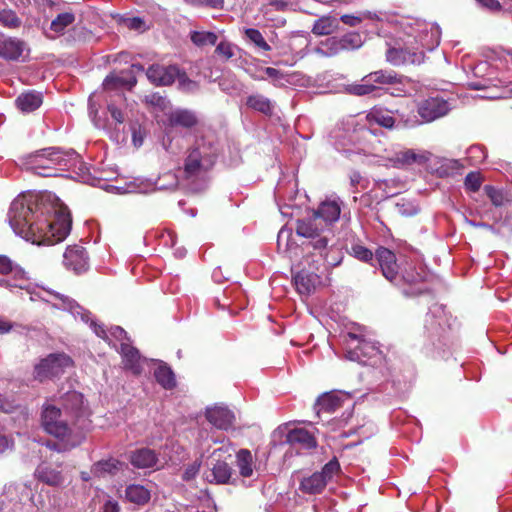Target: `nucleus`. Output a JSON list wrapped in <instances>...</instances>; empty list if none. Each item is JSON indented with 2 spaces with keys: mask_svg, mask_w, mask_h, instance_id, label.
<instances>
[{
  "mask_svg": "<svg viewBox=\"0 0 512 512\" xmlns=\"http://www.w3.org/2000/svg\"><path fill=\"white\" fill-rule=\"evenodd\" d=\"M9 223L15 233L23 237L38 236L54 242L64 240L70 233L72 218L66 205L56 199L48 206L43 199L18 197L10 206Z\"/></svg>",
  "mask_w": 512,
  "mask_h": 512,
  "instance_id": "f257e3e1",
  "label": "nucleus"
},
{
  "mask_svg": "<svg viewBox=\"0 0 512 512\" xmlns=\"http://www.w3.org/2000/svg\"><path fill=\"white\" fill-rule=\"evenodd\" d=\"M79 155L73 149L64 151L60 148H45L31 154L27 158L29 169L42 177L57 176V171H64L72 167Z\"/></svg>",
  "mask_w": 512,
  "mask_h": 512,
  "instance_id": "f03ea898",
  "label": "nucleus"
},
{
  "mask_svg": "<svg viewBox=\"0 0 512 512\" xmlns=\"http://www.w3.org/2000/svg\"><path fill=\"white\" fill-rule=\"evenodd\" d=\"M218 152L215 145L211 142L201 140L188 151L184 160L183 177L190 182L205 180L209 172L213 169Z\"/></svg>",
  "mask_w": 512,
  "mask_h": 512,
  "instance_id": "7ed1b4c3",
  "label": "nucleus"
},
{
  "mask_svg": "<svg viewBox=\"0 0 512 512\" xmlns=\"http://www.w3.org/2000/svg\"><path fill=\"white\" fill-rule=\"evenodd\" d=\"M62 413L69 419L77 431H81L85 436L91 429L92 421L90 419L91 411L84 403V396L77 391H68L62 396Z\"/></svg>",
  "mask_w": 512,
  "mask_h": 512,
  "instance_id": "20e7f679",
  "label": "nucleus"
},
{
  "mask_svg": "<svg viewBox=\"0 0 512 512\" xmlns=\"http://www.w3.org/2000/svg\"><path fill=\"white\" fill-rule=\"evenodd\" d=\"M74 361L65 353H51L35 365L34 379L44 382L64 374L66 368L73 367Z\"/></svg>",
  "mask_w": 512,
  "mask_h": 512,
  "instance_id": "39448f33",
  "label": "nucleus"
},
{
  "mask_svg": "<svg viewBox=\"0 0 512 512\" xmlns=\"http://www.w3.org/2000/svg\"><path fill=\"white\" fill-rule=\"evenodd\" d=\"M232 455L228 449L221 447L215 449L211 454L210 473L206 475L209 483L233 484L234 471L231 467Z\"/></svg>",
  "mask_w": 512,
  "mask_h": 512,
  "instance_id": "423d86ee",
  "label": "nucleus"
},
{
  "mask_svg": "<svg viewBox=\"0 0 512 512\" xmlns=\"http://www.w3.org/2000/svg\"><path fill=\"white\" fill-rule=\"evenodd\" d=\"M63 413L60 408L54 405H46L43 408L41 419L44 430L53 437H64L70 434L82 433L70 424L69 419H63Z\"/></svg>",
  "mask_w": 512,
  "mask_h": 512,
  "instance_id": "0eeeda50",
  "label": "nucleus"
},
{
  "mask_svg": "<svg viewBox=\"0 0 512 512\" xmlns=\"http://www.w3.org/2000/svg\"><path fill=\"white\" fill-rule=\"evenodd\" d=\"M344 342L348 347L346 357L351 361L366 363L369 359L381 355L374 343L366 340L362 335L348 332L344 336Z\"/></svg>",
  "mask_w": 512,
  "mask_h": 512,
  "instance_id": "6e6552de",
  "label": "nucleus"
},
{
  "mask_svg": "<svg viewBox=\"0 0 512 512\" xmlns=\"http://www.w3.org/2000/svg\"><path fill=\"white\" fill-rule=\"evenodd\" d=\"M339 471L340 464L334 457L323 466L320 472H314L312 475L304 477L300 482L299 489L306 494H319Z\"/></svg>",
  "mask_w": 512,
  "mask_h": 512,
  "instance_id": "1a4fd4ad",
  "label": "nucleus"
},
{
  "mask_svg": "<svg viewBox=\"0 0 512 512\" xmlns=\"http://www.w3.org/2000/svg\"><path fill=\"white\" fill-rule=\"evenodd\" d=\"M385 56L386 61L396 67L405 65H420L424 62L425 59V53L423 51L396 47H390L387 49Z\"/></svg>",
  "mask_w": 512,
  "mask_h": 512,
  "instance_id": "9d476101",
  "label": "nucleus"
},
{
  "mask_svg": "<svg viewBox=\"0 0 512 512\" xmlns=\"http://www.w3.org/2000/svg\"><path fill=\"white\" fill-rule=\"evenodd\" d=\"M417 111L423 121L432 122L446 115L449 111V105L447 101L440 97H430L419 103Z\"/></svg>",
  "mask_w": 512,
  "mask_h": 512,
  "instance_id": "9b49d317",
  "label": "nucleus"
},
{
  "mask_svg": "<svg viewBox=\"0 0 512 512\" xmlns=\"http://www.w3.org/2000/svg\"><path fill=\"white\" fill-rule=\"evenodd\" d=\"M180 74L181 71L176 65L153 64L146 71L147 78L156 86L171 85Z\"/></svg>",
  "mask_w": 512,
  "mask_h": 512,
  "instance_id": "f8f14e48",
  "label": "nucleus"
},
{
  "mask_svg": "<svg viewBox=\"0 0 512 512\" xmlns=\"http://www.w3.org/2000/svg\"><path fill=\"white\" fill-rule=\"evenodd\" d=\"M63 263L66 268L73 270L77 274L86 271L88 268V256L85 248L80 245L67 247Z\"/></svg>",
  "mask_w": 512,
  "mask_h": 512,
  "instance_id": "ddd939ff",
  "label": "nucleus"
},
{
  "mask_svg": "<svg viewBox=\"0 0 512 512\" xmlns=\"http://www.w3.org/2000/svg\"><path fill=\"white\" fill-rule=\"evenodd\" d=\"M375 256L383 276L391 282L394 281L398 276V265L395 254L388 248L379 247L376 250Z\"/></svg>",
  "mask_w": 512,
  "mask_h": 512,
  "instance_id": "4468645a",
  "label": "nucleus"
},
{
  "mask_svg": "<svg viewBox=\"0 0 512 512\" xmlns=\"http://www.w3.org/2000/svg\"><path fill=\"white\" fill-rule=\"evenodd\" d=\"M25 50V42L18 38H0V58L5 61H19Z\"/></svg>",
  "mask_w": 512,
  "mask_h": 512,
  "instance_id": "2eb2a0df",
  "label": "nucleus"
},
{
  "mask_svg": "<svg viewBox=\"0 0 512 512\" xmlns=\"http://www.w3.org/2000/svg\"><path fill=\"white\" fill-rule=\"evenodd\" d=\"M286 443L299 449L311 450L317 447V440L313 433L305 428H294L287 432Z\"/></svg>",
  "mask_w": 512,
  "mask_h": 512,
  "instance_id": "dca6fc26",
  "label": "nucleus"
},
{
  "mask_svg": "<svg viewBox=\"0 0 512 512\" xmlns=\"http://www.w3.org/2000/svg\"><path fill=\"white\" fill-rule=\"evenodd\" d=\"M0 274L13 277V288L23 289L28 284L26 272L5 255H0Z\"/></svg>",
  "mask_w": 512,
  "mask_h": 512,
  "instance_id": "f3484780",
  "label": "nucleus"
},
{
  "mask_svg": "<svg viewBox=\"0 0 512 512\" xmlns=\"http://www.w3.org/2000/svg\"><path fill=\"white\" fill-rule=\"evenodd\" d=\"M128 460L130 464L137 469H148L156 466L158 455L153 449L142 447L130 451Z\"/></svg>",
  "mask_w": 512,
  "mask_h": 512,
  "instance_id": "a211bd4d",
  "label": "nucleus"
},
{
  "mask_svg": "<svg viewBox=\"0 0 512 512\" xmlns=\"http://www.w3.org/2000/svg\"><path fill=\"white\" fill-rule=\"evenodd\" d=\"M205 416L209 423L221 430H228L232 427L235 419L231 410L219 406L208 408Z\"/></svg>",
  "mask_w": 512,
  "mask_h": 512,
  "instance_id": "6ab92c4d",
  "label": "nucleus"
},
{
  "mask_svg": "<svg viewBox=\"0 0 512 512\" xmlns=\"http://www.w3.org/2000/svg\"><path fill=\"white\" fill-rule=\"evenodd\" d=\"M293 281L300 294L309 295L315 291L316 286L320 283V278L313 272L301 270L293 277Z\"/></svg>",
  "mask_w": 512,
  "mask_h": 512,
  "instance_id": "aec40b11",
  "label": "nucleus"
},
{
  "mask_svg": "<svg viewBox=\"0 0 512 512\" xmlns=\"http://www.w3.org/2000/svg\"><path fill=\"white\" fill-rule=\"evenodd\" d=\"M122 356V363L126 369L131 370L134 374L141 372L140 354L138 349L130 345L128 342H122L119 350Z\"/></svg>",
  "mask_w": 512,
  "mask_h": 512,
  "instance_id": "412c9836",
  "label": "nucleus"
},
{
  "mask_svg": "<svg viewBox=\"0 0 512 512\" xmlns=\"http://www.w3.org/2000/svg\"><path fill=\"white\" fill-rule=\"evenodd\" d=\"M124 465L125 464L122 461L111 457L94 463L91 467V473L98 478L105 477L107 475L114 476L123 468Z\"/></svg>",
  "mask_w": 512,
  "mask_h": 512,
  "instance_id": "4be33fe9",
  "label": "nucleus"
},
{
  "mask_svg": "<svg viewBox=\"0 0 512 512\" xmlns=\"http://www.w3.org/2000/svg\"><path fill=\"white\" fill-rule=\"evenodd\" d=\"M83 433L70 434L64 437H56L59 442L47 441L46 447L57 452H66L78 447L85 440Z\"/></svg>",
  "mask_w": 512,
  "mask_h": 512,
  "instance_id": "5701e85b",
  "label": "nucleus"
},
{
  "mask_svg": "<svg viewBox=\"0 0 512 512\" xmlns=\"http://www.w3.org/2000/svg\"><path fill=\"white\" fill-rule=\"evenodd\" d=\"M35 477L38 481L52 486H61L64 482V476L61 471L52 468L49 465H40L35 471Z\"/></svg>",
  "mask_w": 512,
  "mask_h": 512,
  "instance_id": "b1692460",
  "label": "nucleus"
},
{
  "mask_svg": "<svg viewBox=\"0 0 512 512\" xmlns=\"http://www.w3.org/2000/svg\"><path fill=\"white\" fill-rule=\"evenodd\" d=\"M16 106L24 113H30L38 109L43 102V97L40 92L27 91L21 93L16 99Z\"/></svg>",
  "mask_w": 512,
  "mask_h": 512,
  "instance_id": "393cba45",
  "label": "nucleus"
},
{
  "mask_svg": "<svg viewBox=\"0 0 512 512\" xmlns=\"http://www.w3.org/2000/svg\"><path fill=\"white\" fill-rule=\"evenodd\" d=\"M198 117L190 110L180 109L169 115V123L173 127L190 129L198 124Z\"/></svg>",
  "mask_w": 512,
  "mask_h": 512,
  "instance_id": "a878e982",
  "label": "nucleus"
},
{
  "mask_svg": "<svg viewBox=\"0 0 512 512\" xmlns=\"http://www.w3.org/2000/svg\"><path fill=\"white\" fill-rule=\"evenodd\" d=\"M125 499L138 506H144L151 499V492L140 484H130L125 489Z\"/></svg>",
  "mask_w": 512,
  "mask_h": 512,
  "instance_id": "bb28decb",
  "label": "nucleus"
},
{
  "mask_svg": "<svg viewBox=\"0 0 512 512\" xmlns=\"http://www.w3.org/2000/svg\"><path fill=\"white\" fill-rule=\"evenodd\" d=\"M153 374L156 382L164 389L171 390L176 386L175 374L166 363L160 361Z\"/></svg>",
  "mask_w": 512,
  "mask_h": 512,
  "instance_id": "cd10ccee",
  "label": "nucleus"
},
{
  "mask_svg": "<svg viewBox=\"0 0 512 512\" xmlns=\"http://www.w3.org/2000/svg\"><path fill=\"white\" fill-rule=\"evenodd\" d=\"M236 465L239 470V474L243 478H249L253 475L254 471V458L250 450L240 449L236 453Z\"/></svg>",
  "mask_w": 512,
  "mask_h": 512,
  "instance_id": "c85d7f7f",
  "label": "nucleus"
},
{
  "mask_svg": "<svg viewBox=\"0 0 512 512\" xmlns=\"http://www.w3.org/2000/svg\"><path fill=\"white\" fill-rule=\"evenodd\" d=\"M338 27V20L335 17L327 15L317 19L311 31L316 36H327L336 32Z\"/></svg>",
  "mask_w": 512,
  "mask_h": 512,
  "instance_id": "c756f323",
  "label": "nucleus"
},
{
  "mask_svg": "<svg viewBox=\"0 0 512 512\" xmlns=\"http://www.w3.org/2000/svg\"><path fill=\"white\" fill-rule=\"evenodd\" d=\"M374 85H393L402 83L403 76L392 70H377L366 75Z\"/></svg>",
  "mask_w": 512,
  "mask_h": 512,
  "instance_id": "7c9ffc66",
  "label": "nucleus"
},
{
  "mask_svg": "<svg viewBox=\"0 0 512 512\" xmlns=\"http://www.w3.org/2000/svg\"><path fill=\"white\" fill-rule=\"evenodd\" d=\"M341 208L335 201L323 202L315 212L316 217L324 219L326 222L333 223L339 219Z\"/></svg>",
  "mask_w": 512,
  "mask_h": 512,
  "instance_id": "2f4dec72",
  "label": "nucleus"
},
{
  "mask_svg": "<svg viewBox=\"0 0 512 512\" xmlns=\"http://www.w3.org/2000/svg\"><path fill=\"white\" fill-rule=\"evenodd\" d=\"M137 84V79L134 75L129 77L118 76L114 74L108 75L104 80V88L106 90H114L118 87H127L131 90Z\"/></svg>",
  "mask_w": 512,
  "mask_h": 512,
  "instance_id": "473e14b6",
  "label": "nucleus"
},
{
  "mask_svg": "<svg viewBox=\"0 0 512 512\" xmlns=\"http://www.w3.org/2000/svg\"><path fill=\"white\" fill-rule=\"evenodd\" d=\"M367 120L387 129H392L395 125V118L388 111L377 108L368 113Z\"/></svg>",
  "mask_w": 512,
  "mask_h": 512,
  "instance_id": "72a5a7b5",
  "label": "nucleus"
},
{
  "mask_svg": "<svg viewBox=\"0 0 512 512\" xmlns=\"http://www.w3.org/2000/svg\"><path fill=\"white\" fill-rule=\"evenodd\" d=\"M425 160L423 155L417 154L411 149L396 153L393 159L394 165L397 168H403L413 163H423Z\"/></svg>",
  "mask_w": 512,
  "mask_h": 512,
  "instance_id": "f704fd0d",
  "label": "nucleus"
},
{
  "mask_svg": "<svg viewBox=\"0 0 512 512\" xmlns=\"http://www.w3.org/2000/svg\"><path fill=\"white\" fill-rule=\"evenodd\" d=\"M246 105L247 107L265 115H271L272 113V103L270 99L261 94L250 95L247 97Z\"/></svg>",
  "mask_w": 512,
  "mask_h": 512,
  "instance_id": "c9c22d12",
  "label": "nucleus"
},
{
  "mask_svg": "<svg viewBox=\"0 0 512 512\" xmlns=\"http://www.w3.org/2000/svg\"><path fill=\"white\" fill-rule=\"evenodd\" d=\"M317 52L325 57H334L343 52L340 37H329L321 41Z\"/></svg>",
  "mask_w": 512,
  "mask_h": 512,
  "instance_id": "e433bc0d",
  "label": "nucleus"
},
{
  "mask_svg": "<svg viewBox=\"0 0 512 512\" xmlns=\"http://www.w3.org/2000/svg\"><path fill=\"white\" fill-rule=\"evenodd\" d=\"M245 38L254 45V47L263 52H270L272 47L265 40L262 33L256 28H245L244 29Z\"/></svg>",
  "mask_w": 512,
  "mask_h": 512,
  "instance_id": "4c0bfd02",
  "label": "nucleus"
},
{
  "mask_svg": "<svg viewBox=\"0 0 512 512\" xmlns=\"http://www.w3.org/2000/svg\"><path fill=\"white\" fill-rule=\"evenodd\" d=\"M317 406L318 411H324V412H334L337 409H339L342 406V400L339 396L332 394V393H326L323 394L321 397L317 400Z\"/></svg>",
  "mask_w": 512,
  "mask_h": 512,
  "instance_id": "58836bf2",
  "label": "nucleus"
},
{
  "mask_svg": "<svg viewBox=\"0 0 512 512\" xmlns=\"http://www.w3.org/2000/svg\"><path fill=\"white\" fill-rule=\"evenodd\" d=\"M75 21V15L71 12H64L57 15L50 24V30L58 35L64 34L66 28Z\"/></svg>",
  "mask_w": 512,
  "mask_h": 512,
  "instance_id": "ea45409f",
  "label": "nucleus"
},
{
  "mask_svg": "<svg viewBox=\"0 0 512 512\" xmlns=\"http://www.w3.org/2000/svg\"><path fill=\"white\" fill-rule=\"evenodd\" d=\"M319 228L312 219H301L296 223V233L301 237L314 239L318 237Z\"/></svg>",
  "mask_w": 512,
  "mask_h": 512,
  "instance_id": "a19ab883",
  "label": "nucleus"
},
{
  "mask_svg": "<svg viewBox=\"0 0 512 512\" xmlns=\"http://www.w3.org/2000/svg\"><path fill=\"white\" fill-rule=\"evenodd\" d=\"M361 84H351L346 88L347 92L354 96H365L375 92L378 86L370 82V78L366 75L362 78Z\"/></svg>",
  "mask_w": 512,
  "mask_h": 512,
  "instance_id": "79ce46f5",
  "label": "nucleus"
},
{
  "mask_svg": "<svg viewBox=\"0 0 512 512\" xmlns=\"http://www.w3.org/2000/svg\"><path fill=\"white\" fill-rule=\"evenodd\" d=\"M343 52L359 49L363 45V39L358 32H349L340 37Z\"/></svg>",
  "mask_w": 512,
  "mask_h": 512,
  "instance_id": "37998d69",
  "label": "nucleus"
},
{
  "mask_svg": "<svg viewBox=\"0 0 512 512\" xmlns=\"http://www.w3.org/2000/svg\"><path fill=\"white\" fill-rule=\"evenodd\" d=\"M217 35L214 32L210 31H194L191 34V41L199 47H203L206 45H215L217 42Z\"/></svg>",
  "mask_w": 512,
  "mask_h": 512,
  "instance_id": "c03bdc74",
  "label": "nucleus"
},
{
  "mask_svg": "<svg viewBox=\"0 0 512 512\" xmlns=\"http://www.w3.org/2000/svg\"><path fill=\"white\" fill-rule=\"evenodd\" d=\"M484 192L495 207H502L508 201L503 190L497 189L494 186L486 185Z\"/></svg>",
  "mask_w": 512,
  "mask_h": 512,
  "instance_id": "a18cd8bd",
  "label": "nucleus"
},
{
  "mask_svg": "<svg viewBox=\"0 0 512 512\" xmlns=\"http://www.w3.org/2000/svg\"><path fill=\"white\" fill-rule=\"evenodd\" d=\"M349 254L354 258L366 263L371 262L374 257L373 252L361 244L352 245Z\"/></svg>",
  "mask_w": 512,
  "mask_h": 512,
  "instance_id": "49530a36",
  "label": "nucleus"
},
{
  "mask_svg": "<svg viewBox=\"0 0 512 512\" xmlns=\"http://www.w3.org/2000/svg\"><path fill=\"white\" fill-rule=\"evenodd\" d=\"M0 23L8 28H17L20 26L21 20L15 11L3 9L0 11Z\"/></svg>",
  "mask_w": 512,
  "mask_h": 512,
  "instance_id": "de8ad7c7",
  "label": "nucleus"
},
{
  "mask_svg": "<svg viewBox=\"0 0 512 512\" xmlns=\"http://www.w3.org/2000/svg\"><path fill=\"white\" fill-rule=\"evenodd\" d=\"M465 187L471 192H477L482 184V177L479 172H469L464 181Z\"/></svg>",
  "mask_w": 512,
  "mask_h": 512,
  "instance_id": "09e8293b",
  "label": "nucleus"
},
{
  "mask_svg": "<svg viewBox=\"0 0 512 512\" xmlns=\"http://www.w3.org/2000/svg\"><path fill=\"white\" fill-rule=\"evenodd\" d=\"M265 74L272 79L273 84L275 86H284L285 82L289 83L288 75L284 74L282 71L273 68L267 67L265 68Z\"/></svg>",
  "mask_w": 512,
  "mask_h": 512,
  "instance_id": "8fccbe9b",
  "label": "nucleus"
},
{
  "mask_svg": "<svg viewBox=\"0 0 512 512\" xmlns=\"http://www.w3.org/2000/svg\"><path fill=\"white\" fill-rule=\"evenodd\" d=\"M215 53L224 60H229L234 56V47L230 42L221 41L217 44Z\"/></svg>",
  "mask_w": 512,
  "mask_h": 512,
  "instance_id": "3c124183",
  "label": "nucleus"
},
{
  "mask_svg": "<svg viewBox=\"0 0 512 512\" xmlns=\"http://www.w3.org/2000/svg\"><path fill=\"white\" fill-rule=\"evenodd\" d=\"M120 23L129 30H143L145 22L140 17H122Z\"/></svg>",
  "mask_w": 512,
  "mask_h": 512,
  "instance_id": "603ef678",
  "label": "nucleus"
},
{
  "mask_svg": "<svg viewBox=\"0 0 512 512\" xmlns=\"http://www.w3.org/2000/svg\"><path fill=\"white\" fill-rule=\"evenodd\" d=\"M396 207L398 213L405 217L414 216L419 212V208L417 206L405 200H402V202L397 203Z\"/></svg>",
  "mask_w": 512,
  "mask_h": 512,
  "instance_id": "864d4df0",
  "label": "nucleus"
},
{
  "mask_svg": "<svg viewBox=\"0 0 512 512\" xmlns=\"http://www.w3.org/2000/svg\"><path fill=\"white\" fill-rule=\"evenodd\" d=\"M200 467H201V462L196 460L194 461L193 463L189 464L183 474H182V479L184 481H190V480H193L196 475L199 473V470H200Z\"/></svg>",
  "mask_w": 512,
  "mask_h": 512,
  "instance_id": "5fc2aeb1",
  "label": "nucleus"
},
{
  "mask_svg": "<svg viewBox=\"0 0 512 512\" xmlns=\"http://www.w3.org/2000/svg\"><path fill=\"white\" fill-rule=\"evenodd\" d=\"M194 6H206L213 9H222L224 0H187Z\"/></svg>",
  "mask_w": 512,
  "mask_h": 512,
  "instance_id": "6e6d98bb",
  "label": "nucleus"
},
{
  "mask_svg": "<svg viewBox=\"0 0 512 512\" xmlns=\"http://www.w3.org/2000/svg\"><path fill=\"white\" fill-rule=\"evenodd\" d=\"M109 334L115 338L117 341L125 342L129 341V337L127 335V332L120 326H114L111 327L109 330Z\"/></svg>",
  "mask_w": 512,
  "mask_h": 512,
  "instance_id": "4d7b16f0",
  "label": "nucleus"
},
{
  "mask_svg": "<svg viewBox=\"0 0 512 512\" xmlns=\"http://www.w3.org/2000/svg\"><path fill=\"white\" fill-rule=\"evenodd\" d=\"M328 238L326 236H322L320 232H318V237L311 239L310 244L316 250H323L328 246Z\"/></svg>",
  "mask_w": 512,
  "mask_h": 512,
  "instance_id": "13d9d810",
  "label": "nucleus"
},
{
  "mask_svg": "<svg viewBox=\"0 0 512 512\" xmlns=\"http://www.w3.org/2000/svg\"><path fill=\"white\" fill-rule=\"evenodd\" d=\"M340 21L350 27L358 26L362 22V18L351 14H343Z\"/></svg>",
  "mask_w": 512,
  "mask_h": 512,
  "instance_id": "bf43d9fd",
  "label": "nucleus"
},
{
  "mask_svg": "<svg viewBox=\"0 0 512 512\" xmlns=\"http://www.w3.org/2000/svg\"><path fill=\"white\" fill-rule=\"evenodd\" d=\"M108 111L110 112L111 117L116 122H118V123H123L124 122V116H123L122 111L119 108H117L115 105L109 104L108 105Z\"/></svg>",
  "mask_w": 512,
  "mask_h": 512,
  "instance_id": "052dcab7",
  "label": "nucleus"
},
{
  "mask_svg": "<svg viewBox=\"0 0 512 512\" xmlns=\"http://www.w3.org/2000/svg\"><path fill=\"white\" fill-rule=\"evenodd\" d=\"M483 7L491 10V11H499L501 10V4L497 0H476Z\"/></svg>",
  "mask_w": 512,
  "mask_h": 512,
  "instance_id": "680f3d73",
  "label": "nucleus"
},
{
  "mask_svg": "<svg viewBox=\"0 0 512 512\" xmlns=\"http://www.w3.org/2000/svg\"><path fill=\"white\" fill-rule=\"evenodd\" d=\"M121 508L117 501L107 500L103 506V512H120Z\"/></svg>",
  "mask_w": 512,
  "mask_h": 512,
  "instance_id": "e2e57ef3",
  "label": "nucleus"
},
{
  "mask_svg": "<svg viewBox=\"0 0 512 512\" xmlns=\"http://www.w3.org/2000/svg\"><path fill=\"white\" fill-rule=\"evenodd\" d=\"M13 441L5 435L0 434V454L6 452L13 447Z\"/></svg>",
  "mask_w": 512,
  "mask_h": 512,
  "instance_id": "0e129e2a",
  "label": "nucleus"
},
{
  "mask_svg": "<svg viewBox=\"0 0 512 512\" xmlns=\"http://www.w3.org/2000/svg\"><path fill=\"white\" fill-rule=\"evenodd\" d=\"M15 409V406L12 402L6 400L4 397L0 396V410L5 413H11Z\"/></svg>",
  "mask_w": 512,
  "mask_h": 512,
  "instance_id": "69168bd1",
  "label": "nucleus"
},
{
  "mask_svg": "<svg viewBox=\"0 0 512 512\" xmlns=\"http://www.w3.org/2000/svg\"><path fill=\"white\" fill-rule=\"evenodd\" d=\"M12 329V324L8 321L0 319V334L8 333Z\"/></svg>",
  "mask_w": 512,
  "mask_h": 512,
  "instance_id": "338daca9",
  "label": "nucleus"
},
{
  "mask_svg": "<svg viewBox=\"0 0 512 512\" xmlns=\"http://www.w3.org/2000/svg\"><path fill=\"white\" fill-rule=\"evenodd\" d=\"M95 332L98 337L104 339L106 342L110 344L111 341L108 336V332L103 327H99L98 329L95 330Z\"/></svg>",
  "mask_w": 512,
  "mask_h": 512,
  "instance_id": "774afa93",
  "label": "nucleus"
}]
</instances>
